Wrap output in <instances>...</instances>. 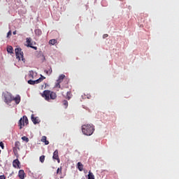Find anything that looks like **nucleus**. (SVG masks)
<instances>
[{
  "label": "nucleus",
  "mask_w": 179,
  "mask_h": 179,
  "mask_svg": "<svg viewBox=\"0 0 179 179\" xmlns=\"http://www.w3.org/2000/svg\"><path fill=\"white\" fill-rule=\"evenodd\" d=\"M82 132L83 135L91 136L94 132V125L93 124H84L82 126Z\"/></svg>",
  "instance_id": "nucleus-1"
},
{
  "label": "nucleus",
  "mask_w": 179,
  "mask_h": 179,
  "mask_svg": "<svg viewBox=\"0 0 179 179\" xmlns=\"http://www.w3.org/2000/svg\"><path fill=\"white\" fill-rule=\"evenodd\" d=\"M42 97L46 100V101H50V100H55L57 99V94L50 90H45L41 94Z\"/></svg>",
  "instance_id": "nucleus-2"
},
{
  "label": "nucleus",
  "mask_w": 179,
  "mask_h": 179,
  "mask_svg": "<svg viewBox=\"0 0 179 179\" xmlns=\"http://www.w3.org/2000/svg\"><path fill=\"white\" fill-rule=\"evenodd\" d=\"M15 55H16L17 59H18V61H20V59H22V61L24 62L25 59L23 56V52L22 51V48H15Z\"/></svg>",
  "instance_id": "nucleus-3"
},
{
  "label": "nucleus",
  "mask_w": 179,
  "mask_h": 179,
  "mask_svg": "<svg viewBox=\"0 0 179 179\" xmlns=\"http://www.w3.org/2000/svg\"><path fill=\"white\" fill-rule=\"evenodd\" d=\"M3 96L4 97V101L6 103V104H10L12 101H13V96H12V94L5 92Z\"/></svg>",
  "instance_id": "nucleus-4"
},
{
  "label": "nucleus",
  "mask_w": 179,
  "mask_h": 179,
  "mask_svg": "<svg viewBox=\"0 0 179 179\" xmlns=\"http://www.w3.org/2000/svg\"><path fill=\"white\" fill-rule=\"evenodd\" d=\"M29 124V119H27V116H23L21 117V119L19 120L18 125L20 127V129H22L24 125Z\"/></svg>",
  "instance_id": "nucleus-5"
},
{
  "label": "nucleus",
  "mask_w": 179,
  "mask_h": 179,
  "mask_svg": "<svg viewBox=\"0 0 179 179\" xmlns=\"http://www.w3.org/2000/svg\"><path fill=\"white\" fill-rule=\"evenodd\" d=\"M64 79H65V75L64 74L60 75L59 76L58 80H57L55 87H58V89H62V87H61V83H62Z\"/></svg>",
  "instance_id": "nucleus-6"
},
{
  "label": "nucleus",
  "mask_w": 179,
  "mask_h": 179,
  "mask_svg": "<svg viewBox=\"0 0 179 179\" xmlns=\"http://www.w3.org/2000/svg\"><path fill=\"white\" fill-rule=\"evenodd\" d=\"M44 79H45V77L41 75V78L36 80H28L29 85H38V83H41V81H43Z\"/></svg>",
  "instance_id": "nucleus-7"
},
{
  "label": "nucleus",
  "mask_w": 179,
  "mask_h": 179,
  "mask_svg": "<svg viewBox=\"0 0 179 179\" xmlns=\"http://www.w3.org/2000/svg\"><path fill=\"white\" fill-rule=\"evenodd\" d=\"M52 159H54V160H57V163H60L61 160L59 159V155H58V150H56L53 152Z\"/></svg>",
  "instance_id": "nucleus-8"
},
{
  "label": "nucleus",
  "mask_w": 179,
  "mask_h": 179,
  "mask_svg": "<svg viewBox=\"0 0 179 179\" xmlns=\"http://www.w3.org/2000/svg\"><path fill=\"white\" fill-rule=\"evenodd\" d=\"M31 121L36 125V124H40V118L38 117H34V115H31Z\"/></svg>",
  "instance_id": "nucleus-9"
},
{
  "label": "nucleus",
  "mask_w": 179,
  "mask_h": 179,
  "mask_svg": "<svg viewBox=\"0 0 179 179\" xmlns=\"http://www.w3.org/2000/svg\"><path fill=\"white\" fill-rule=\"evenodd\" d=\"M13 167H15V169H20V162H19V159H15L13 162Z\"/></svg>",
  "instance_id": "nucleus-10"
},
{
  "label": "nucleus",
  "mask_w": 179,
  "mask_h": 179,
  "mask_svg": "<svg viewBox=\"0 0 179 179\" xmlns=\"http://www.w3.org/2000/svg\"><path fill=\"white\" fill-rule=\"evenodd\" d=\"M18 177L20 179H24V178L26 177V173H24V171L20 170L18 172Z\"/></svg>",
  "instance_id": "nucleus-11"
},
{
  "label": "nucleus",
  "mask_w": 179,
  "mask_h": 179,
  "mask_svg": "<svg viewBox=\"0 0 179 179\" xmlns=\"http://www.w3.org/2000/svg\"><path fill=\"white\" fill-rule=\"evenodd\" d=\"M15 101L16 104H19L20 103V96L17 95L15 97L13 96V101Z\"/></svg>",
  "instance_id": "nucleus-12"
},
{
  "label": "nucleus",
  "mask_w": 179,
  "mask_h": 179,
  "mask_svg": "<svg viewBox=\"0 0 179 179\" xmlns=\"http://www.w3.org/2000/svg\"><path fill=\"white\" fill-rule=\"evenodd\" d=\"M27 47H31L33 43H31V38H26Z\"/></svg>",
  "instance_id": "nucleus-13"
},
{
  "label": "nucleus",
  "mask_w": 179,
  "mask_h": 179,
  "mask_svg": "<svg viewBox=\"0 0 179 179\" xmlns=\"http://www.w3.org/2000/svg\"><path fill=\"white\" fill-rule=\"evenodd\" d=\"M41 141V142H43V143H45V145L50 144V142L48 141H47V136H42V138Z\"/></svg>",
  "instance_id": "nucleus-14"
},
{
  "label": "nucleus",
  "mask_w": 179,
  "mask_h": 179,
  "mask_svg": "<svg viewBox=\"0 0 179 179\" xmlns=\"http://www.w3.org/2000/svg\"><path fill=\"white\" fill-rule=\"evenodd\" d=\"M7 52L8 54H13V47L11 45L7 46Z\"/></svg>",
  "instance_id": "nucleus-15"
},
{
  "label": "nucleus",
  "mask_w": 179,
  "mask_h": 179,
  "mask_svg": "<svg viewBox=\"0 0 179 179\" xmlns=\"http://www.w3.org/2000/svg\"><path fill=\"white\" fill-rule=\"evenodd\" d=\"M45 73H46V75H51V73H52V69H51V67H50L48 69V70H45Z\"/></svg>",
  "instance_id": "nucleus-16"
},
{
  "label": "nucleus",
  "mask_w": 179,
  "mask_h": 179,
  "mask_svg": "<svg viewBox=\"0 0 179 179\" xmlns=\"http://www.w3.org/2000/svg\"><path fill=\"white\" fill-rule=\"evenodd\" d=\"M66 99L67 100H69L70 99H72V92H67Z\"/></svg>",
  "instance_id": "nucleus-17"
},
{
  "label": "nucleus",
  "mask_w": 179,
  "mask_h": 179,
  "mask_svg": "<svg viewBox=\"0 0 179 179\" xmlns=\"http://www.w3.org/2000/svg\"><path fill=\"white\" fill-rule=\"evenodd\" d=\"M78 169L80 171H83V164L82 163L78 162Z\"/></svg>",
  "instance_id": "nucleus-18"
},
{
  "label": "nucleus",
  "mask_w": 179,
  "mask_h": 179,
  "mask_svg": "<svg viewBox=\"0 0 179 179\" xmlns=\"http://www.w3.org/2000/svg\"><path fill=\"white\" fill-rule=\"evenodd\" d=\"M14 148H17L18 150H20V142L16 141Z\"/></svg>",
  "instance_id": "nucleus-19"
},
{
  "label": "nucleus",
  "mask_w": 179,
  "mask_h": 179,
  "mask_svg": "<svg viewBox=\"0 0 179 179\" xmlns=\"http://www.w3.org/2000/svg\"><path fill=\"white\" fill-rule=\"evenodd\" d=\"M88 179H94V175L90 171H89Z\"/></svg>",
  "instance_id": "nucleus-20"
},
{
  "label": "nucleus",
  "mask_w": 179,
  "mask_h": 179,
  "mask_svg": "<svg viewBox=\"0 0 179 179\" xmlns=\"http://www.w3.org/2000/svg\"><path fill=\"white\" fill-rule=\"evenodd\" d=\"M35 34H36V36H41V34H43V32L40 29H36Z\"/></svg>",
  "instance_id": "nucleus-21"
},
{
  "label": "nucleus",
  "mask_w": 179,
  "mask_h": 179,
  "mask_svg": "<svg viewBox=\"0 0 179 179\" xmlns=\"http://www.w3.org/2000/svg\"><path fill=\"white\" fill-rule=\"evenodd\" d=\"M49 44H51L52 45H55V44H57V39L50 40Z\"/></svg>",
  "instance_id": "nucleus-22"
},
{
  "label": "nucleus",
  "mask_w": 179,
  "mask_h": 179,
  "mask_svg": "<svg viewBox=\"0 0 179 179\" xmlns=\"http://www.w3.org/2000/svg\"><path fill=\"white\" fill-rule=\"evenodd\" d=\"M57 174H62V166H60L59 168L57 169Z\"/></svg>",
  "instance_id": "nucleus-23"
},
{
  "label": "nucleus",
  "mask_w": 179,
  "mask_h": 179,
  "mask_svg": "<svg viewBox=\"0 0 179 179\" xmlns=\"http://www.w3.org/2000/svg\"><path fill=\"white\" fill-rule=\"evenodd\" d=\"M39 160L41 162V163H44V161L45 160V156L42 155L40 157Z\"/></svg>",
  "instance_id": "nucleus-24"
},
{
  "label": "nucleus",
  "mask_w": 179,
  "mask_h": 179,
  "mask_svg": "<svg viewBox=\"0 0 179 179\" xmlns=\"http://www.w3.org/2000/svg\"><path fill=\"white\" fill-rule=\"evenodd\" d=\"M29 78H31V79H34V71H29Z\"/></svg>",
  "instance_id": "nucleus-25"
},
{
  "label": "nucleus",
  "mask_w": 179,
  "mask_h": 179,
  "mask_svg": "<svg viewBox=\"0 0 179 179\" xmlns=\"http://www.w3.org/2000/svg\"><path fill=\"white\" fill-rule=\"evenodd\" d=\"M62 103H63V106H64L65 108H68V101L64 100Z\"/></svg>",
  "instance_id": "nucleus-26"
},
{
  "label": "nucleus",
  "mask_w": 179,
  "mask_h": 179,
  "mask_svg": "<svg viewBox=\"0 0 179 179\" xmlns=\"http://www.w3.org/2000/svg\"><path fill=\"white\" fill-rule=\"evenodd\" d=\"M22 139L24 141V142H29V138L26 137V136H22Z\"/></svg>",
  "instance_id": "nucleus-27"
},
{
  "label": "nucleus",
  "mask_w": 179,
  "mask_h": 179,
  "mask_svg": "<svg viewBox=\"0 0 179 179\" xmlns=\"http://www.w3.org/2000/svg\"><path fill=\"white\" fill-rule=\"evenodd\" d=\"M13 153L15 154V156H17V148H13Z\"/></svg>",
  "instance_id": "nucleus-28"
},
{
  "label": "nucleus",
  "mask_w": 179,
  "mask_h": 179,
  "mask_svg": "<svg viewBox=\"0 0 179 179\" xmlns=\"http://www.w3.org/2000/svg\"><path fill=\"white\" fill-rule=\"evenodd\" d=\"M0 147L1 148V149H4L5 146L3 145V142H0Z\"/></svg>",
  "instance_id": "nucleus-29"
},
{
  "label": "nucleus",
  "mask_w": 179,
  "mask_h": 179,
  "mask_svg": "<svg viewBox=\"0 0 179 179\" xmlns=\"http://www.w3.org/2000/svg\"><path fill=\"white\" fill-rule=\"evenodd\" d=\"M107 37H108V34H103V38H107Z\"/></svg>",
  "instance_id": "nucleus-30"
},
{
  "label": "nucleus",
  "mask_w": 179,
  "mask_h": 179,
  "mask_svg": "<svg viewBox=\"0 0 179 179\" xmlns=\"http://www.w3.org/2000/svg\"><path fill=\"white\" fill-rule=\"evenodd\" d=\"M0 179H6V178L5 177V175H1L0 176Z\"/></svg>",
  "instance_id": "nucleus-31"
},
{
  "label": "nucleus",
  "mask_w": 179,
  "mask_h": 179,
  "mask_svg": "<svg viewBox=\"0 0 179 179\" xmlns=\"http://www.w3.org/2000/svg\"><path fill=\"white\" fill-rule=\"evenodd\" d=\"M7 36H12V31H9L7 34Z\"/></svg>",
  "instance_id": "nucleus-32"
},
{
  "label": "nucleus",
  "mask_w": 179,
  "mask_h": 179,
  "mask_svg": "<svg viewBox=\"0 0 179 179\" xmlns=\"http://www.w3.org/2000/svg\"><path fill=\"white\" fill-rule=\"evenodd\" d=\"M30 48H34V50H37V47L33 46V45H31V47H30Z\"/></svg>",
  "instance_id": "nucleus-33"
},
{
  "label": "nucleus",
  "mask_w": 179,
  "mask_h": 179,
  "mask_svg": "<svg viewBox=\"0 0 179 179\" xmlns=\"http://www.w3.org/2000/svg\"><path fill=\"white\" fill-rule=\"evenodd\" d=\"M13 34H14V36L16 34V31H14L13 32Z\"/></svg>",
  "instance_id": "nucleus-34"
},
{
  "label": "nucleus",
  "mask_w": 179,
  "mask_h": 179,
  "mask_svg": "<svg viewBox=\"0 0 179 179\" xmlns=\"http://www.w3.org/2000/svg\"><path fill=\"white\" fill-rule=\"evenodd\" d=\"M42 57H43V59H45V57H44L43 55H42Z\"/></svg>",
  "instance_id": "nucleus-35"
},
{
  "label": "nucleus",
  "mask_w": 179,
  "mask_h": 179,
  "mask_svg": "<svg viewBox=\"0 0 179 179\" xmlns=\"http://www.w3.org/2000/svg\"><path fill=\"white\" fill-rule=\"evenodd\" d=\"M0 153H1V150H0Z\"/></svg>",
  "instance_id": "nucleus-36"
}]
</instances>
